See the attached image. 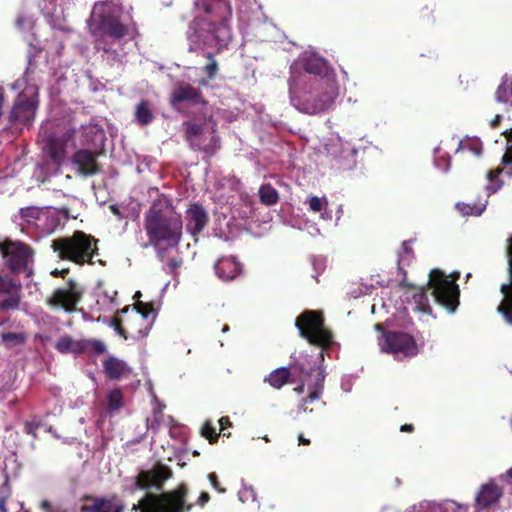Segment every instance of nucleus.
I'll return each mask as SVG.
<instances>
[{"mask_svg":"<svg viewBox=\"0 0 512 512\" xmlns=\"http://www.w3.org/2000/svg\"><path fill=\"white\" fill-rule=\"evenodd\" d=\"M144 229L155 249H173L180 244L183 221L169 198L161 196L152 202L144 215Z\"/></svg>","mask_w":512,"mask_h":512,"instance_id":"1","label":"nucleus"},{"mask_svg":"<svg viewBox=\"0 0 512 512\" xmlns=\"http://www.w3.org/2000/svg\"><path fill=\"white\" fill-rule=\"evenodd\" d=\"M89 27L98 51L109 53L111 43L131 37L134 27L122 21V9L112 1H98L94 4Z\"/></svg>","mask_w":512,"mask_h":512,"instance_id":"2","label":"nucleus"},{"mask_svg":"<svg viewBox=\"0 0 512 512\" xmlns=\"http://www.w3.org/2000/svg\"><path fill=\"white\" fill-rule=\"evenodd\" d=\"M99 239L84 231L77 230L71 236L59 237L52 241L51 247L62 260L73 262L77 265H94L96 262L101 266L106 261L94 258L99 255Z\"/></svg>","mask_w":512,"mask_h":512,"instance_id":"3","label":"nucleus"},{"mask_svg":"<svg viewBox=\"0 0 512 512\" xmlns=\"http://www.w3.org/2000/svg\"><path fill=\"white\" fill-rule=\"evenodd\" d=\"M188 487L185 484L179 485L176 489L169 492L155 494L147 492L139 500L133 509L141 512H186L190 511L193 503H187Z\"/></svg>","mask_w":512,"mask_h":512,"instance_id":"4","label":"nucleus"},{"mask_svg":"<svg viewBox=\"0 0 512 512\" xmlns=\"http://www.w3.org/2000/svg\"><path fill=\"white\" fill-rule=\"evenodd\" d=\"M299 335L309 344L328 349L334 344L331 330L325 326L323 313L317 310L303 311L295 321Z\"/></svg>","mask_w":512,"mask_h":512,"instance_id":"5","label":"nucleus"},{"mask_svg":"<svg viewBox=\"0 0 512 512\" xmlns=\"http://www.w3.org/2000/svg\"><path fill=\"white\" fill-rule=\"evenodd\" d=\"M448 279L446 274L440 269H432L429 273L428 286L432 289V295L436 303L454 312L459 305V287L456 281L460 277L459 272H453Z\"/></svg>","mask_w":512,"mask_h":512,"instance_id":"6","label":"nucleus"},{"mask_svg":"<svg viewBox=\"0 0 512 512\" xmlns=\"http://www.w3.org/2000/svg\"><path fill=\"white\" fill-rule=\"evenodd\" d=\"M204 11L212 15L216 21L207 23V31L213 35L216 45L225 47L231 41L232 34L229 26L231 5L229 0H210L203 4Z\"/></svg>","mask_w":512,"mask_h":512,"instance_id":"7","label":"nucleus"},{"mask_svg":"<svg viewBox=\"0 0 512 512\" xmlns=\"http://www.w3.org/2000/svg\"><path fill=\"white\" fill-rule=\"evenodd\" d=\"M376 329L382 332L378 339L382 352L393 354L398 359L418 354V347L412 335L403 331L385 330L380 324L376 325Z\"/></svg>","mask_w":512,"mask_h":512,"instance_id":"8","label":"nucleus"},{"mask_svg":"<svg viewBox=\"0 0 512 512\" xmlns=\"http://www.w3.org/2000/svg\"><path fill=\"white\" fill-rule=\"evenodd\" d=\"M38 103V88L35 85H25L13 103L8 116L9 122L15 127L30 126Z\"/></svg>","mask_w":512,"mask_h":512,"instance_id":"9","label":"nucleus"},{"mask_svg":"<svg viewBox=\"0 0 512 512\" xmlns=\"http://www.w3.org/2000/svg\"><path fill=\"white\" fill-rule=\"evenodd\" d=\"M184 137L190 148L194 151L203 152L207 158H211L221 147V140L216 135V128L212 127L209 135L205 133L203 123L193 120L183 122Z\"/></svg>","mask_w":512,"mask_h":512,"instance_id":"10","label":"nucleus"},{"mask_svg":"<svg viewBox=\"0 0 512 512\" xmlns=\"http://www.w3.org/2000/svg\"><path fill=\"white\" fill-rule=\"evenodd\" d=\"M337 87L330 79L316 82L312 93L306 95L301 102V111L307 114H318L333 106L337 97Z\"/></svg>","mask_w":512,"mask_h":512,"instance_id":"11","label":"nucleus"},{"mask_svg":"<svg viewBox=\"0 0 512 512\" xmlns=\"http://www.w3.org/2000/svg\"><path fill=\"white\" fill-rule=\"evenodd\" d=\"M0 251L12 273L25 272L27 277L32 275L33 272L29 268V262L32 261L33 251L28 245L20 241L7 240L0 243Z\"/></svg>","mask_w":512,"mask_h":512,"instance_id":"12","label":"nucleus"},{"mask_svg":"<svg viewBox=\"0 0 512 512\" xmlns=\"http://www.w3.org/2000/svg\"><path fill=\"white\" fill-rule=\"evenodd\" d=\"M83 295V289L74 280L69 279L65 287L57 288L51 296L46 299V304L52 308H60L67 313L76 310Z\"/></svg>","mask_w":512,"mask_h":512,"instance_id":"13","label":"nucleus"},{"mask_svg":"<svg viewBox=\"0 0 512 512\" xmlns=\"http://www.w3.org/2000/svg\"><path fill=\"white\" fill-rule=\"evenodd\" d=\"M172 476L173 471L170 467L158 463L151 469L141 470L135 477V486L140 490H145L146 493L151 489L162 493L165 482Z\"/></svg>","mask_w":512,"mask_h":512,"instance_id":"14","label":"nucleus"},{"mask_svg":"<svg viewBox=\"0 0 512 512\" xmlns=\"http://www.w3.org/2000/svg\"><path fill=\"white\" fill-rule=\"evenodd\" d=\"M184 103H188L191 106L202 107L208 105V101L204 98L199 88L186 82H180L172 90L170 104L173 108L181 111Z\"/></svg>","mask_w":512,"mask_h":512,"instance_id":"15","label":"nucleus"},{"mask_svg":"<svg viewBox=\"0 0 512 512\" xmlns=\"http://www.w3.org/2000/svg\"><path fill=\"white\" fill-rule=\"evenodd\" d=\"M101 151H91L88 149H79L72 156V165L77 168V173L84 177L98 174L101 171L97 162Z\"/></svg>","mask_w":512,"mask_h":512,"instance_id":"16","label":"nucleus"},{"mask_svg":"<svg viewBox=\"0 0 512 512\" xmlns=\"http://www.w3.org/2000/svg\"><path fill=\"white\" fill-rule=\"evenodd\" d=\"M85 500L92 503L83 505L81 512H123L125 509L123 500L117 494L109 497L86 496Z\"/></svg>","mask_w":512,"mask_h":512,"instance_id":"17","label":"nucleus"},{"mask_svg":"<svg viewBox=\"0 0 512 512\" xmlns=\"http://www.w3.org/2000/svg\"><path fill=\"white\" fill-rule=\"evenodd\" d=\"M503 496V488L493 480L482 484L475 497V506L479 510L488 509L498 504Z\"/></svg>","mask_w":512,"mask_h":512,"instance_id":"18","label":"nucleus"},{"mask_svg":"<svg viewBox=\"0 0 512 512\" xmlns=\"http://www.w3.org/2000/svg\"><path fill=\"white\" fill-rule=\"evenodd\" d=\"M187 231L196 237L200 234L209 222V216L200 203H193L186 211Z\"/></svg>","mask_w":512,"mask_h":512,"instance_id":"19","label":"nucleus"},{"mask_svg":"<svg viewBox=\"0 0 512 512\" xmlns=\"http://www.w3.org/2000/svg\"><path fill=\"white\" fill-rule=\"evenodd\" d=\"M510 244L507 248L508 265H509V278L510 282L502 284L500 291L504 295L502 303L498 307V311L505 317V319L512 324V237L509 240Z\"/></svg>","mask_w":512,"mask_h":512,"instance_id":"20","label":"nucleus"},{"mask_svg":"<svg viewBox=\"0 0 512 512\" xmlns=\"http://www.w3.org/2000/svg\"><path fill=\"white\" fill-rule=\"evenodd\" d=\"M67 141L61 137L50 136L44 147L45 152L54 164L60 166L66 157Z\"/></svg>","mask_w":512,"mask_h":512,"instance_id":"21","label":"nucleus"},{"mask_svg":"<svg viewBox=\"0 0 512 512\" xmlns=\"http://www.w3.org/2000/svg\"><path fill=\"white\" fill-rule=\"evenodd\" d=\"M214 269L219 278L229 281L240 273V263L234 257H222L216 262Z\"/></svg>","mask_w":512,"mask_h":512,"instance_id":"22","label":"nucleus"},{"mask_svg":"<svg viewBox=\"0 0 512 512\" xmlns=\"http://www.w3.org/2000/svg\"><path fill=\"white\" fill-rule=\"evenodd\" d=\"M299 62L305 72L316 76L324 77L329 70L328 62L316 54L306 55Z\"/></svg>","mask_w":512,"mask_h":512,"instance_id":"23","label":"nucleus"},{"mask_svg":"<svg viewBox=\"0 0 512 512\" xmlns=\"http://www.w3.org/2000/svg\"><path fill=\"white\" fill-rule=\"evenodd\" d=\"M103 370L106 377L112 380H118L129 372L127 364L114 356L103 361Z\"/></svg>","mask_w":512,"mask_h":512,"instance_id":"24","label":"nucleus"},{"mask_svg":"<svg viewBox=\"0 0 512 512\" xmlns=\"http://www.w3.org/2000/svg\"><path fill=\"white\" fill-rule=\"evenodd\" d=\"M264 382L277 390L281 389L288 383H293L291 373L286 367H279L270 372L269 375L264 378Z\"/></svg>","mask_w":512,"mask_h":512,"instance_id":"25","label":"nucleus"},{"mask_svg":"<svg viewBox=\"0 0 512 512\" xmlns=\"http://www.w3.org/2000/svg\"><path fill=\"white\" fill-rule=\"evenodd\" d=\"M134 118L140 126L151 124L154 120L152 104L148 100H141L135 107Z\"/></svg>","mask_w":512,"mask_h":512,"instance_id":"26","label":"nucleus"},{"mask_svg":"<svg viewBox=\"0 0 512 512\" xmlns=\"http://www.w3.org/2000/svg\"><path fill=\"white\" fill-rule=\"evenodd\" d=\"M325 374L322 369H318L317 379L313 386L309 389V393L306 397L301 400V406H305L307 403H311L320 398L324 389Z\"/></svg>","mask_w":512,"mask_h":512,"instance_id":"27","label":"nucleus"},{"mask_svg":"<svg viewBox=\"0 0 512 512\" xmlns=\"http://www.w3.org/2000/svg\"><path fill=\"white\" fill-rule=\"evenodd\" d=\"M258 194L260 202L266 206L275 205L279 201L278 191L270 183L261 185Z\"/></svg>","mask_w":512,"mask_h":512,"instance_id":"28","label":"nucleus"},{"mask_svg":"<svg viewBox=\"0 0 512 512\" xmlns=\"http://www.w3.org/2000/svg\"><path fill=\"white\" fill-rule=\"evenodd\" d=\"M497 102L510 104L512 106V80L505 77L495 92Z\"/></svg>","mask_w":512,"mask_h":512,"instance_id":"29","label":"nucleus"},{"mask_svg":"<svg viewBox=\"0 0 512 512\" xmlns=\"http://www.w3.org/2000/svg\"><path fill=\"white\" fill-rule=\"evenodd\" d=\"M286 368L291 373L293 382L305 380L310 375V369L298 360L290 363Z\"/></svg>","mask_w":512,"mask_h":512,"instance_id":"30","label":"nucleus"},{"mask_svg":"<svg viewBox=\"0 0 512 512\" xmlns=\"http://www.w3.org/2000/svg\"><path fill=\"white\" fill-rule=\"evenodd\" d=\"M0 338L5 346L10 349L25 344L27 335L25 333L2 332Z\"/></svg>","mask_w":512,"mask_h":512,"instance_id":"31","label":"nucleus"},{"mask_svg":"<svg viewBox=\"0 0 512 512\" xmlns=\"http://www.w3.org/2000/svg\"><path fill=\"white\" fill-rule=\"evenodd\" d=\"M402 251L403 252L399 256V259L397 261V268H398L399 273H401L403 275V278H404L403 280H405L406 276H407V272L401 266V263L402 262H407V264H409V262L413 258V249L411 247V241H404L402 243ZM402 285H405L404 281H402Z\"/></svg>","mask_w":512,"mask_h":512,"instance_id":"32","label":"nucleus"},{"mask_svg":"<svg viewBox=\"0 0 512 512\" xmlns=\"http://www.w3.org/2000/svg\"><path fill=\"white\" fill-rule=\"evenodd\" d=\"M124 405L123 393L121 389L115 388L107 395V409L109 412L120 410Z\"/></svg>","mask_w":512,"mask_h":512,"instance_id":"33","label":"nucleus"},{"mask_svg":"<svg viewBox=\"0 0 512 512\" xmlns=\"http://www.w3.org/2000/svg\"><path fill=\"white\" fill-rule=\"evenodd\" d=\"M20 290L7 293V297L0 301V311L17 310L20 306L21 296Z\"/></svg>","mask_w":512,"mask_h":512,"instance_id":"34","label":"nucleus"},{"mask_svg":"<svg viewBox=\"0 0 512 512\" xmlns=\"http://www.w3.org/2000/svg\"><path fill=\"white\" fill-rule=\"evenodd\" d=\"M413 301L416 305V309L419 312L431 313V306L429 304V298L424 288L419 289L418 292L414 293Z\"/></svg>","mask_w":512,"mask_h":512,"instance_id":"35","label":"nucleus"},{"mask_svg":"<svg viewBox=\"0 0 512 512\" xmlns=\"http://www.w3.org/2000/svg\"><path fill=\"white\" fill-rule=\"evenodd\" d=\"M21 286L11 276L0 273V295L20 290Z\"/></svg>","mask_w":512,"mask_h":512,"instance_id":"36","label":"nucleus"},{"mask_svg":"<svg viewBox=\"0 0 512 512\" xmlns=\"http://www.w3.org/2000/svg\"><path fill=\"white\" fill-rule=\"evenodd\" d=\"M502 135L506 139V148L505 153L502 157L501 163L504 165V167L512 168V128L504 131Z\"/></svg>","mask_w":512,"mask_h":512,"instance_id":"37","label":"nucleus"},{"mask_svg":"<svg viewBox=\"0 0 512 512\" xmlns=\"http://www.w3.org/2000/svg\"><path fill=\"white\" fill-rule=\"evenodd\" d=\"M465 149L471 151L474 155L479 156L482 153L483 146L479 139L470 138L460 141L457 151Z\"/></svg>","mask_w":512,"mask_h":512,"instance_id":"38","label":"nucleus"},{"mask_svg":"<svg viewBox=\"0 0 512 512\" xmlns=\"http://www.w3.org/2000/svg\"><path fill=\"white\" fill-rule=\"evenodd\" d=\"M456 208L461 214H463L465 216H469V215L479 216L484 211L485 205H477L475 203H463L462 202V203H457Z\"/></svg>","mask_w":512,"mask_h":512,"instance_id":"39","label":"nucleus"},{"mask_svg":"<svg viewBox=\"0 0 512 512\" xmlns=\"http://www.w3.org/2000/svg\"><path fill=\"white\" fill-rule=\"evenodd\" d=\"M134 308L137 311V314L135 315L136 320L140 321L142 324H146V319L153 310L152 305L150 303H144L137 300L134 304Z\"/></svg>","mask_w":512,"mask_h":512,"instance_id":"40","label":"nucleus"},{"mask_svg":"<svg viewBox=\"0 0 512 512\" xmlns=\"http://www.w3.org/2000/svg\"><path fill=\"white\" fill-rule=\"evenodd\" d=\"M106 352V345L103 341L98 339H88L87 354L99 356Z\"/></svg>","mask_w":512,"mask_h":512,"instance_id":"41","label":"nucleus"},{"mask_svg":"<svg viewBox=\"0 0 512 512\" xmlns=\"http://www.w3.org/2000/svg\"><path fill=\"white\" fill-rule=\"evenodd\" d=\"M73 338L69 335L62 336L55 344V348L60 353L72 352Z\"/></svg>","mask_w":512,"mask_h":512,"instance_id":"42","label":"nucleus"},{"mask_svg":"<svg viewBox=\"0 0 512 512\" xmlns=\"http://www.w3.org/2000/svg\"><path fill=\"white\" fill-rule=\"evenodd\" d=\"M206 58L209 60V63L204 66L203 70L207 75L208 79L212 80L215 78L218 72V64L215 58L213 57L212 53L208 52L206 54Z\"/></svg>","mask_w":512,"mask_h":512,"instance_id":"43","label":"nucleus"},{"mask_svg":"<svg viewBox=\"0 0 512 512\" xmlns=\"http://www.w3.org/2000/svg\"><path fill=\"white\" fill-rule=\"evenodd\" d=\"M201 434L203 437L209 440L210 443H215L218 440L219 433L216 432V428L212 426L209 422H206L202 429Z\"/></svg>","mask_w":512,"mask_h":512,"instance_id":"44","label":"nucleus"},{"mask_svg":"<svg viewBox=\"0 0 512 512\" xmlns=\"http://www.w3.org/2000/svg\"><path fill=\"white\" fill-rule=\"evenodd\" d=\"M308 202L309 209L315 213L322 211L328 204L326 198H319L317 196H312Z\"/></svg>","mask_w":512,"mask_h":512,"instance_id":"45","label":"nucleus"},{"mask_svg":"<svg viewBox=\"0 0 512 512\" xmlns=\"http://www.w3.org/2000/svg\"><path fill=\"white\" fill-rule=\"evenodd\" d=\"M19 214L21 218L29 222L31 219H37L40 211L35 207H25L20 209Z\"/></svg>","mask_w":512,"mask_h":512,"instance_id":"46","label":"nucleus"},{"mask_svg":"<svg viewBox=\"0 0 512 512\" xmlns=\"http://www.w3.org/2000/svg\"><path fill=\"white\" fill-rule=\"evenodd\" d=\"M110 326L114 328L117 334L123 339L127 340L128 335L126 329L122 326V321L119 317L115 316L110 322Z\"/></svg>","mask_w":512,"mask_h":512,"instance_id":"47","label":"nucleus"},{"mask_svg":"<svg viewBox=\"0 0 512 512\" xmlns=\"http://www.w3.org/2000/svg\"><path fill=\"white\" fill-rule=\"evenodd\" d=\"M208 480L211 484V486L219 493H225L226 492V488H224L219 479H218V476L215 472H211L208 474Z\"/></svg>","mask_w":512,"mask_h":512,"instance_id":"48","label":"nucleus"},{"mask_svg":"<svg viewBox=\"0 0 512 512\" xmlns=\"http://www.w3.org/2000/svg\"><path fill=\"white\" fill-rule=\"evenodd\" d=\"M87 342L88 339L74 340L73 339V353H87Z\"/></svg>","mask_w":512,"mask_h":512,"instance_id":"49","label":"nucleus"},{"mask_svg":"<svg viewBox=\"0 0 512 512\" xmlns=\"http://www.w3.org/2000/svg\"><path fill=\"white\" fill-rule=\"evenodd\" d=\"M434 8L433 7H429V6H425L422 10H421V14H420V17L425 20L426 22L428 23H434L435 22V18H434Z\"/></svg>","mask_w":512,"mask_h":512,"instance_id":"50","label":"nucleus"},{"mask_svg":"<svg viewBox=\"0 0 512 512\" xmlns=\"http://www.w3.org/2000/svg\"><path fill=\"white\" fill-rule=\"evenodd\" d=\"M220 433L223 432V436L229 437L230 433H225L226 428L232 426V422L228 416H223L219 419Z\"/></svg>","mask_w":512,"mask_h":512,"instance_id":"51","label":"nucleus"},{"mask_svg":"<svg viewBox=\"0 0 512 512\" xmlns=\"http://www.w3.org/2000/svg\"><path fill=\"white\" fill-rule=\"evenodd\" d=\"M210 500V495L208 492H201L198 500H197V505H199L200 507H204Z\"/></svg>","mask_w":512,"mask_h":512,"instance_id":"52","label":"nucleus"},{"mask_svg":"<svg viewBox=\"0 0 512 512\" xmlns=\"http://www.w3.org/2000/svg\"><path fill=\"white\" fill-rule=\"evenodd\" d=\"M502 172V169L501 168H497L495 170H489L487 172V178L490 180V181H493L494 179H496L500 173Z\"/></svg>","mask_w":512,"mask_h":512,"instance_id":"53","label":"nucleus"},{"mask_svg":"<svg viewBox=\"0 0 512 512\" xmlns=\"http://www.w3.org/2000/svg\"><path fill=\"white\" fill-rule=\"evenodd\" d=\"M69 272V269L68 268H65V269H62V270H58V269H54L52 272H51V275L54 276V277H62L64 278L65 275Z\"/></svg>","mask_w":512,"mask_h":512,"instance_id":"54","label":"nucleus"},{"mask_svg":"<svg viewBox=\"0 0 512 512\" xmlns=\"http://www.w3.org/2000/svg\"><path fill=\"white\" fill-rule=\"evenodd\" d=\"M0 512H8L6 496H0Z\"/></svg>","mask_w":512,"mask_h":512,"instance_id":"55","label":"nucleus"},{"mask_svg":"<svg viewBox=\"0 0 512 512\" xmlns=\"http://www.w3.org/2000/svg\"><path fill=\"white\" fill-rule=\"evenodd\" d=\"M310 443V439L305 438L302 433L298 435V445H310Z\"/></svg>","mask_w":512,"mask_h":512,"instance_id":"56","label":"nucleus"},{"mask_svg":"<svg viewBox=\"0 0 512 512\" xmlns=\"http://www.w3.org/2000/svg\"><path fill=\"white\" fill-rule=\"evenodd\" d=\"M501 119H502L501 115H499V114H498V115H496V116L494 117V119H493V120H491V122H490V126H491L492 128H496V127L500 124Z\"/></svg>","mask_w":512,"mask_h":512,"instance_id":"57","label":"nucleus"},{"mask_svg":"<svg viewBox=\"0 0 512 512\" xmlns=\"http://www.w3.org/2000/svg\"><path fill=\"white\" fill-rule=\"evenodd\" d=\"M400 431L411 433L414 431V426L412 424H404L400 427Z\"/></svg>","mask_w":512,"mask_h":512,"instance_id":"58","label":"nucleus"},{"mask_svg":"<svg viewBox=\"0 0 512 512\" xmlns=\"http://www.w3.org/2000/svg\"><path fill=\"white\" fill-rule=\"evenodd\" d=\"M305 380H302V381H299V385L297 387L294 388V391L297 393V394H302L304 392V388H305V383H304Z\"/></svg>","mask_w":512,"mask_h":512,"instance_id":"59","label":"nucleus"},{"mask_svg":"<svg viewBox=\"0 0 512 512\" xmlns=\"http://www.w3.org/2000/svg\"><path fill=\"white\" fill-rule=\"evenodd\" d=\"M4 100H5L4 89L2 87H0V117L2 116V108H3Z\"/></svg>","mask_w":512,"mask_h":512,"instance_id":"60","label":"nucleus"},{"mask_svg":"<svg viewBox=\"0 0 512 512\" xmlns=\"http://www.w3.org/2000/svg\"><path fill=\"white\" fill-rule=\"evenodd\" d=\"M179 265H180V263H179L176 259H171V260H169V262H168V266H169L172 270H174V269H176L177 267H179Z\"/></svg>","mask_w":512,"mask_h":512,"instance_id":"61","label":"nucleus"},{"mask_svg":"<svg viewBox=\"0 0 512 512\" xmlns=\"http://www.w3.org/2000/svg\"><path fill=\"white\" fill-rule=\"evenodd\" d=\"M147 334H148V327L146 325L144 329L141 328V329L138 330V336L137 337L138 338H144L145 336H147Z\"/></svg>","mask_w":512,"mask_h":512,"instance_id":"62","label":"nucleus"},{"mask_svg":"<svg viewBox=\"0 0 512 512\" xmlns=\"http://www.w3.org/2000/svg\"><path fill=\"white\" fill-rule=\"evenodd\" d=\"M24 22H25V18L23 16H18L15 24L18 28H22L24 25Z\"/></svg>","mask_w":512,"mask_h":512,"instance_id":"63","label":"nucleus"},{"mask_svg":"<svg viewBox=\"0 0 512 512\" xmlns=\"http://www.w3.org/2000/svg\"><path fill=\"white\" fill-rule=\"evenodd\" d=\"M25 83V80L24 79H18L16 80V82L13 84V89H19L21 88Z\"/></svg>","mask_w":512,"mask_h":512,"instance_id":"64","label":"nucleus"}]
</instances>
